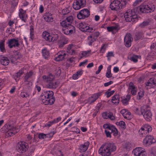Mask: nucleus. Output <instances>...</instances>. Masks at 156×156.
<instances>
[{"mask_svg": "<svg viewBox=\"0 0 156 156\" xmlns=\"http://www.w3.org/2000/svg\"><path fill=\"white\" fill-rule=\"evenodd\" d=\"M116 149V147L113 143L107 142L103 144L98 150V153L102 156H110L112 152Z\"/></svg>", "mask_w": 156, "mask_h": 156, "instance_id": "nucleus-1", "label": "nucleus"}, {"mask_svg": "<svg viewBox=\"0 0 156 156\" xmlns=\"http://www.w3.org/2000/svg\"><path fill=\"white\" fill-rule=\"evenodd\" d=\"M155 6L153 4L142 5L135 9L136 11L138 12L148 13L153 12L155 9Z\"/></svg>", "mask_w": 156, "mask_h": 156, "instance_id": "nucleus-2", "label": "nucleus"}, {"mask_svg": "<svg viewBox=\"0 0 156 156\" xmlns=\"http://www.w3.org/2000/svg\"><path fill=\"white\" fill-rule=\"evenodd\" d=\"M136 11L135 9L129 10L124 14V17L127 22H134L138 20L137 16L136 14Z\"/></svg>", "mask_w": 156, "mask_h": 156, "instance_id": "nucleus-3", "label": "nucleus"}, {"mask_svg": "<svg viewBox=\"0 0 156 156\" xmlns=\"http://www.w3.org/2000/svg\"><path fill=\"white\" fill-rule=\"evenodd\" d=\"M126 0H114L110 4V7L112 10L117 11L122 9V7L126 5Z\"/></svg>", "mask_w": 156, "mask_h": 156, "instance_id": "nucleus-4", "label": "nucleus"}, {"mask_svg": "<svg viewBox=\"0 0 156 156\" xmlns=\"http://www.w3.org/2000/svg\"><path fill=\"white\" fill-rule=\"evenodd\" d=\"M141 112L146 120L150 121L151 120L152 114L148 106L146 105L142 107L141 108Z\"/></svg>", "mask_w": 156, "mask_h": 156, "instance_id": "nucleus-5", "label": "nucleus"}, {"mask_svg": "<svg viewBox=\"0 0 156 156\" xmlns=\"http://www.w3.org/2000/svg\"><path fill=\"white\" fill-rule=\"evenodd\" d=\"M90 15V11L87 9H84L81 10L77 14V16L79 19H82L88 17Z\"/></svg>", "mask_w": 156, "mask_h": 156, "instance_id": "nucleus-6", "label": "nucleus"}, {"mask_svg": "<svg viewBox=\"0 0 156 156\" xmlns=\"http://www.w3.org/2000/svg\"><path fill=\"white\" fill-rule=\"evenodd\" d=\"M28 147L27 144L24 142H18L16 145V149L20 153H23L25 152L27 149Z\"/></svg>", "mask_w": 156, "mask_h": 156, "instance_id": "nucleus-7", "label": "nucleus"}, {"mask_svg": "<svg viewBox=\"0 0 156 156\" xmlns=\"http://www.w3.org/2000/svg\"><path fill=\"white\" fill-rule=\"evenodd\" d=\"M5 127H6L8 129L6 133V135L7 136H11L16 133L17 132L16 128L10 125L6 124L5 126Z\"/></svg>", "mask_w": 156, "mask_h": 156, "instance_id": "nucleus-8", "label": "nucleus"}, {"mask_svg": "<svg viewBox=\"0 0 156 156\" xmlns=\"http://www.w3.org/2000/svg\"><path fill=\"white\" fill-rule=\"evenodd\" d=\"M85 0H76L73 4V8L75 10H78L85 5Z\"/></svg>", "mask_w": 156, "mask_h": 156, "instance_id": "nucleus-9", "label": "nucleus"}, {"mask_svg": "<svg viewBox=\"0 0 156 156\" xmlns=\"http://www.w3.org/2000/svg\"><path fill=\"white\" fill-rule=\"evenodd\" d=\"M104 129H108L111 130V132L113 133V135L115 136L118 135V131L117 129L113 125L110 124H105L103 126Z\"/></svg>", "mask_w": 156, "mask_h": 156, "instance_id": "nucleus-10", "label": "nucleus"}, {"mask_svg": "<svg viewBox=\"0 0 156 156\" xmlns=\"http://www.w3.org/2000/svg\"><path fill=\"white\" fill-rule=\"evenodd\" d=\"M79 27L80 29L83 32H91V31L93 30L92 27H89L88 26V24L85 23H80L79 24Z\"/></svg>", "mask_w": 156, "mask_h": 156, "instance_id": "nucleus-11", "label": "nucleus"}, {"mask_svg": "<svg viewBox=\"0 0 156 156\" xmlns=\"http://www.w3.org/2000/svg\"><path fill=\"white\" fill-rule=\"evenodd\" d=\"M141 149L140 147L136 148L133 150L132 153L135 156H147L146 152Z\"/></svg>", "mask_w": 156, "mask_h": 156, "instance_id": "nucleus-12", "label": "nucleus"}, {"mask_svg": "<svg viewBox=\"0 0 156 156\" xmlns=\"http://www.w3.org/2000/svg\"><path fill=\"white\" fill-rule=\"evenodd\" d=\"M7 44H8V46L10 48H12L13 47H18L20 45L18 40L15 39L8 40Z\"/></svg>", "mask_w": 156, "mask_h": 156, "instance_id": "nucleus-13", "label": "nucleus"}, {"mask_svg": "<svg viewBox=\"0 0 156 156\" xmlns=\"http://www.w3.org/2000/svg\"><path fill=\"white\" fill-rule=\"evenodd\" d=\"M133 40L131 35L130 34H127L124 37L125 44L127 47H129L131 45L132 41Z\"/></svg>", "mask_w": 156, "mask_h": 156, "instance_id": "nucleus-14", "label": "nucleus"}, {"mask_svg": "<svg viewBox=\"0 0 156 156\" xmlns=\"http://www.w3.org/2000/svg\"><path fill=\"white\" fill-rule=\"evenodd\" d=\"M155 142V140L152 136H146L143 140L144 143L147 146Z\"/></svg>", "mask_w": 156, "mask_h": 156, "instance_id": "nucleus-15", "label": "nucleus"}, {"mask_svg": "<svg viewBox=\"0 0 156 156\" xmlns=\"http://www.w3.org/2000/svg\"><path fill=\"white\" fill-rule=\"evenodd\" d=\"M58 54H59L58 56L54 59L55 60L58 62L64 60L66 55L64 51H60Z\"/></svg>", "mask_w": 156, "mask_h": 156, "instance_id": "nucleus-16", "label": "nucleus"}, {"mask_svg": "<svg viewBox=\"0 0 156 156\" xmlns=\"http://www.w3.org/2000/svg\"><path fill=\"white\" fill-rule=\"evenodd\" d=\"M90 143L89 141H87L83 144L81 145L79 148V151L80 152H83L86 151L87 150L89 145Z\"/></svg>", "mask_w": 156, "mask_h": 156, "instance_id": "nucleus-17", "label": "nucleus"}, {"mask_svg": "<svg viewBox=\"0 0 156 156\" xmlns=\"http://www.w3.org/2000/svg\"><path fill=\"white\" fill-rule=\"evenodd\" d=\"M19 16L20 18L24 22H26V20L27 17V15L26 14L25 12L22 9L19 10Z\"/></svg>", "mask_w": 156, "mask_h": 156, "instance_id": "nucleus-18", "label": "nucleus"}, {"mask_svg": "<svg viewBox=\"0 0 156 156\" xmlns=\"http://www.w3.org/2000/svg\"><path fill=\"white\" fill-rule=\"evenodd\" d=\"M146 85L154 88L156 86V79L154 78L150 79L146 83Z\"/></svg>", "mask_w": 156, "mask_h": 156, "instance_id": "nucleus-19", "label": "nucleus"}, {"mask_svg": "<svg viewBox=\"0 0 156 156\" xmlns=\"http://www.w3.org/2000/svg\"><path fill=\"white\" fill-rule=\"evenodd\" d=\"M42 36L43 38L46 41L49 42L52 41V34L50 35V33L46 31L43 32L42 34Z\"/></svg>", "mask_w": 156, "mask_h": 156, "instance_id": "nucleus-20", "label": "nucleus"}, {"mask_svg": "<svg viewBox=\"0 0 156 156\" xmlns=\"http://www.w3.org/2000/svg\"><path fill=\"white\" fill-rule=\"evenodd\" d=\"M66 23L62 22L60 23L61 25L63 27L62 29V32L66 34H70V32L72 31H70L71 30H69L67 27V25L65 24Z\"/></svg>", "mask_w": 156, "mask_h": 156, "instance_id": "nucleus-21", "label": "nucleus"}, {"mask_svg": "<svg viewBox=\"0 0 156 156\" xmlns=\"http://www.w3.org/2000/svg\"><path fill=\"white\" fill-rule=\"evenodd\" d=\"M0 61L1 63L4 66H7L9 63V61L8 58L6 57L0 55Z\"/></svg>", "mask_w": 156, "mask_h": 156, "instance_id": "nucleus-22", "label": "nucleus"}, {"mask_svg": "<svg viewBox=\"0 0 156 156\" xmlns=\"http://www.w3.org/2000/svg\"><path fill=\"white\" fill-rule=\"evenodd\" d=\"M21 58V56L19 53H17L13 55H10V56L11 62L12 63L15 62L16 61L20 59Z\"/></svg>", "mask_w": 156, "mask_h": 156, "instance_id": "nucleus-23", "label": "nucleus"}, {"mask_svg": "<svg viewBox=\"0 0 156 156\" xmlns=\"http://www.w3.org/2000/svg\"><path fill=\"white\" fill-rule=\"evenodd\" d=\"M120 27L118 25H116L114 26L108 27L107 29L109 32H112L114 34V31H116L115 32H117L120 29Z\"/></svg>", "mask_w": 156, "mask_h": 156, "instance_id": "nucleus-24", "label": "nucleus"}, {"mask_svg": "<svg viewBox=\"0 0 156 156\" xmlns=\"http://www.w3.org/2000/svg\"><path fill=\"white\" fill-rule=\"evenodd\" d=\"M73 20V17L72 16H69L66 17V19L65 20H63L60 23H62V22L66 23L65 24L66 25H71V23L72 22Z\"/></svg>", "mask_w": 156, "mask_h": 156, "instance_id": "nucleus-25", "label": "nucleus"}, {"mask_svg": "<svg viewBox=\"0 0 156 156\" xmlns=\"http://www.w3.org/2000/svg\"><path fill=\"white\" fill-rule=\"evenodd\" d=\"M47 82L48 83L47 85L48 87L55 89L57 87V82L55 81L54 80L49 81Z\"/></svg>", "mask_w": 156, "mask_h": 156, "instance_id": "nucleus-26", "label": "nucleus"}, {"mask_svg": "<svg viewBox=\"0 0 156 156\" xmlns=\"http://www.w3.org/2000/svg\"><path fill=\"white\" fill-rule=\"evenodd\" d=\"M44 19L45 21L48 22H51L53 21V18L52 14L49 13H46L44 15Z\"/></svg>", "mask_w": 156, "mask_h": 156, "instance_id": "nucleus-27", "label": "nucleus"}, {"mask_svg": "<svg viewBox=\"0 0 156 156\" xmlns=\"http://www.w3.org/2000/svg\"><path fill=\"white\" fill-rule=\"evenodd\" d=\"M42 78L44 80H45L47 82H48L49 81L54 80L55 77L52 74H50L47 76L45 75L43 76Z\"/></svg>", "mask_w": 156, "mask_h": 156, "instance_id": "nucleus-28", "label": "nucleus"}, {"mask_svg": "<svg viewBox=\"0 0 156 156\" xmlns=\"http://www.w3.org/2000/svg\"><path fill=\"white\" fill-rule=\"evenodd\" d=\"M119 95H115L112 97V102L116 105H118L119 103Z\"/></svg>", "mask_w": 156, "mask_h": 156, "instance_id": "nucleus-29", "label": "nucleus"}, {"mask_svg": "<svg viewBox=\"0 0 156 156\" xmlns=\"http://www.w3.org/2000/svg\"><path fill=\"white\" fill-rule=\"evenodd\" d=\"M44 95L46 97V99H48L53 96L54 93L52 91L47 90L44 92Z\"/></svg>", "mask_w": 156, "mask_h": 156, "instance_id": "nucleus-30", "label": "nucleus"}, {"mask_svg": "<svg viewBox=\"0 0 156 156\" xmlns=\"http://www.w3.org/2000/svg\"><path fill=\"white\" fill-rule=\"evenodd\" d=\"M141 131H147L148 132L151 131L152 129L151 127L150 126L147 125H145L142 126L141 128Z\"/></svg>", "mask_w": 156, "mask_h": 156, "instance_id": "nucleus-31", "label": "nucleus"}, {"mask_svg": "<svg viewBox=\"0 0 156 156\" xmlns=\"http://www.w3.org/2000/svg\"><path fill=\"white\" fill-rule=\"evenodd\" d=\"M33 74V72L32 71H30L29 72H27L24 77V82H26L27 80L30 78L31 77Z\"/></svg>", "mask_w": 156, "mask_h": 156, "instance_id": "nucleus-32", "label": "nucleus"}, {"mask_svg": "<svg viewBox=\"0 0 156 156\" xmlns=\"http://www.w3.org/2000/svg\"><path fill=\"white\" fill-rule=\"evenodd\" d=\"M42 53L43 57L45 59L48 58L49 56V51L46 48L42 50Z\"/></svg>", "mask_w": 156, "mask_h": 156, "instance_id": "nucleus-33", "label": "nucleus"}, {"mask_svg": "<svg viewBox=\"0 0 156 156\" xmlns=\"http://www.w3.org/2000/svg\"><path fill=\"white\" fill-rule=\"evenodd\" d=\"M5 40H1L0 41V50L2 52H3L6 51L5 47Z\"/></svg>", "mask_w": 156, "mask_h": 156, "instance_id": "nucleus-34", "label": "nucleus"}, {"mask_svg": "<svg viewBox=\"0 0 156 156\" xmlns=\"http://www.w3.org/2000/svg\"><path fill=\"white\" fill-rule=\"evenodd\" d=\"M47 100V102L46 103V105L50 104L51 105L53 104L55 101V98L52 97H51V98H48Z\"/></svg>", "mask_w": 156, "mask_h": 156, "instance_id": "nucleus-35", "label": "nucleus"}, {"mask_svg": "<svg viewBox=\"0 0 156 156\" xmlns=\"http://www.w3.org/2000/svg\"><path fill=\"white\" fill-rule=\"evenodd\" d=\"M46 98V97L44 95V93H42L41 96L40 100L45 105H46L47 102Z\"/></svg>", "mask_w": 156, "mask_h": 156, "instance_id": "nucleus-36", "label": "nucleus"}, {"mask_svg": "<svg viewBox=\"0 0 156 156\" xmlns=\"http://www.w3.org/2000/svg\"><path fill=\"white\" fill-rule=\"evenodd\" d=\"M67 27L69 30H71L70 31H72L70 32V34L75 33V27L74 26H72V25H67Z\"/></svg>", "mask_w": 156, "mask_h": 156, "instance_id": "nucleus-37", "label": "nucleus"}, {"mask_svg": "<svg viewBox=\"0 0 156 156\" xmlns=\"http://www.w3.org/2000/svg\"><path fill=\"white\" fill-rule=\"evenodd\" d=\"M150 21L149 20L144 21L140 25V26L141 27H144L145 26H147L149 25Z\"/></svg>", "mask_w": 156, "mask_h": 156, "instance_id": "nucleus-38", "label": "nucleus"}, {"mask_svg": "<svg viewBox=\"0 0 156 156\" xmlns=\"http://www.w3.org/2000/svg\"><path fill=\"white\" fill-rule=\"evenodd\" d=\"M111 66H110L108 68V71L106 73V76L107 78H110L112 76V74L111 72Z\"/></svg>", "mask_w": 156, "mask_h": 156, "instance_id": "nucleus-39", "label": "nucleus"}, {"mask_svg": "<svg viewBox=\"0 0 156 156\" xmlns=\"http://www.w3.org/2000/svg\"><path fill=\"white\" fill-rule=\"evenodd\" d=\"M88 39L89 40V45H91L92 43L95 41L96 39L93 37L92 36L90 35L88 37Z\"/></svg>", "mask_w": 156, "mask_h": 156, "instance_id": "nucleus-40", "label": "nucleus"}, {"mask_svg": "<svg viewBox=\"0 0 156 156\" xmlns=\"http://www.w3.org/2000/svg\"><path fill=\"white\" fill-rule=\"evenodd\" d=\"M118 124L122 128L125 129L126 128V124L124 121H121L118 123Z\"/></svg>", "mask_w": 156, "mask_h": 156, "instance_id": "nucleus-41", "label": "nucleus"}, {"mask_svg": "<svg viewBox=\"0 0 156 156\" xmlns=\"http://www.w3.org/2000/svg\"><path fill=\"white\" fill-rule=\"evenodd\" d=\"M109 118L111 120H114L115 119V117L113 115V114L110 112L108 113L107 119Z\"/></svg>", "mask_w": 156, "mask_h": 156, "instance_id": "nucleus-42", "label": "nucleus"}, {"mask_svg": "<svg viewBox=\"0 0 156 156\" xmlns=\"http://www.w3.org/2000/svg\"><path fill=\"white\" fill-rule=\"evenodd\" d=\"M20 95L21 96V97L23 98L25 97L27 98L29 97V94H27V93L24 92H21L20 94Z\"/></svg>", "mask_w": 156, "mask_h": 156, "instance_id": "nucleus-43", "label": "nucleus"}, {"mask_svg": "<svg viewBox=\"0 0 156 156\" xmlns=\"http://www.w3.org/2000/svg\"><path fill=\"white\" fill-rule=\"evenodd\" d=\"M137 58L138 56L137 55H133V56L130 58V60L133 61L134 62H136L138 61Z\"/></svg>", "mask_w": 156, "mask_h": 156, "instance_id": "nucleus-44", "label": "nucleus"}, {"mask_svg": "<svg viewBox=\"0 0 156 156\" xmlns=\"http://www.w3.org/2000/svg\"><path fill=\"white\" fill-rule=\"evenodd\" d=\"M52 41H56L58 38V36L57 34H52Z\"/></svg>", "mask_w": 156, "mask_h": 156, "instance_id": "nucleus-45", "label": "nucleus"}, {"mask_svg": "<svg viewBox=\"0 0 156 156\" xmlns=\"http://www.w3.org/2000/svg\"><path fill=\"white\" fill-rule=\"evenodd\" d=\"M23 73V71L22 70H19L18 72H17L15 75V76L17 78L20 77L21 75Z\"/></svg>", "mask_w": 156, "mask_h": 156, "instance_id": "nucleus-46", "label": "nucleus"}, {"mask_svg": "<svg viewBox=\"0 0 156 156\" xmlns=\"http://www.w3.org/2000/svg\"><path fill=\"white\" fill-rule=\"evenodd\" d=\"M115 92V91L113 90L111 91L110 92H105L106 94H107V97L108 98L110 97L111 95L113 94Z\"/></svg>", "mask_w": 156, "mask_h": 156, "instance_id": "nucleus-47", "label": "nucleus"}, {"mask_svg": "<svg viewBox=\"0 0 156 156\" xmlns=\"http://www.w3.org/2000/svg\"><path fill=\"white\" fill-rule=\"evenodd\" d=\"M38 137L40 139H43L46 138V134L43 133H40L38 135Z\"/></svg>", "mask_w": 156, "mask_h": 156, "instance_id": "nucleus-48", "label": "nucleus"}, {"mask_svg": "<svg viewBox=\"0 0 156 156\" xmlns=\"http://www.w3.org/2000/svg\"><path fill=\"white\" fill-rule=\"evenodd\" d=\"M69 12V10L66 8V9H64L62 10V14L63 15H65L67 14Z\"/></svg>", "mask_w": 156, "mask_h": 156, "instance_id": "nucleus-49", "label": "nucleus"}, {"mask_svg": "<svg viewBox=\"0 0 156 156\" xmlns=\"http://www.w3.org/2000/svg\"><path fill=\"white\" fill-rule=\"evenodd\" d=\"M55 72L57 76H59L61 73V70L59 68L56 69L55 70Z\"/></svg>", "mask_w": 156, "mask_h": 156, "instance_id": "nucleus-50", "label": "nucleus"}, {"mask_svg": "<svg viewBox=\"0 0 156 156\" xmlns=\"http://www.w3.org/2000/svg\"><path fill=\"white\" fill-rule=\"evenodd\" d=\"M129 101V99L126 98L124 99H122L121 100V101L123 105H125L127 104V103H128Z\"/></svg>", "mask_w": 156, "mask_h": 156, "instance_id": "nucleus-51", "label": "nucleus"}, {"mask_svg": "<svg viewBox=\"0 0 156 156\" xmlns=\"http://www.w3.org/2000/svg\"><path fill=\"white\" fill-rule=\"evenodd\" d=\"M105 133L106 134V136L108 137H111V133H112V132H110L108 131L107 130L105 129Z\"/></svg>", "mask_w": 156, "mask_h": 156, "instance_id": "nucleus-52", "label": "nucleus"}, {"mask_svg": "<svg viewBox=\"0 0 156 156\" xmlns=\"http://www.w3.org/2000/svg\"><path fill=\"white\" fill-rule=\"evenodd\" d=\"M59 44V47H62L66 43V42L63 41H59L58 42Z\"/></svg>", "mask_w": 156, "mask_h": 156, "instance_id": "nucleus-53", "label": "nucleus"}, {"mask_svg": "<svg viewBox=\"0 0 156 156\" xmlns=\"http://www.w3.org/2000/svg\"><path fill=\"white\" fill-rule=\"evenodd\" d=\"M90 50L89 51H83L81 54L83 56H85L87 54L90 53Z\"/></svg>", "mask_w": 156, "mask_h": 156, "instance_id": "nucleus-54", "label": "nucleus"}, {"mask_svg": "<svg viewBox=\"0 0 156 156\" xmlns=\"http://www.w3.org/2000/svg\"><path fill=\"white\" fill-rule=\"evenodd\" d=\"M54 134V132H51L49 134H46V138H51L53 136V135Z\"/></svg>", "mask_w": 156, "mask_h": 156, "instance_id": "nucleus-55", "label": "nucleus"}, {"mask_svg": "<svg viewBox=\"0 0 156 156\" xmlns=\"http://www.w3.org/2000/svg\"><path fill=\"white\" fill-rule=\"evenodd\" d=\"M100 34V33L98 32H95L92 34L91 36H92L93 37L95 38V37H98Z\"/></svg>", "mask_w": 156, "mask_h": 156, "instance_id": "nucleus-56", "label": "nucleus"}, {"mask_svg": "<svg viewBox=\"0 0 156 156\" xmlns=\"http://www.w3.org/2000/svg\"><path fill=\"white\" fill-rule=\"evenodd\" d=\"M102 68H103V66L102 65H101L99 66V67L98 68V69L97 71L95 73L97 74H99L100 73V71L102 69Z\"/></svg>", "mask_w": 156, "mask_h": 156, "instance_id": "nucleus-57", "label": "nucleus"}, {"mask_svg": "<svg viewBox=\"0 0 156 156\" xmlns=\"http://www.w3.org/2000/svg\"><path fill=\"white\" fill-rule=\"evenodd\" d=\"M114 55L113 52H108L107 55V57H114Z\"/></svg>", "mask_w": 156, "mask_h": 156, "instance_id": "nucleus-58", "label": "nucleus"}, {"mask_svg": "<svg viewBox=\"0 0 156 156\" xmlns=\"http://www.w3.org/2000/svg\"><path fill=\"white\" fill-rule=\"evenodd\" d=\"M124 117L125 119H127L128 120L132 118V116L131 115H126V116L124 115Z\"/></svg>", "mask_w": 156, "mask_h": 156, "instance_id": "nucleus-59", "label": "nucleus"}, {"mask_svg": "<svg viewBox=\"0 0 156 156\" xmlns=\"http://www.w3.org/2000/svg\"><path fill=\"white\" fill-rule=\"evenodd\" d=\"M136 39L139 40L141 37H142L141 33H138L136 35Z\"/></svg>", "mask_w": 156, "mask_h": 156, "instance_id": "nucleus-60", "label": "nucleus"}, {"mask_svg": "<svg viewBox=\"0 0 156 156\" xmlns=\"http://www.w3.org/2000/svg\"><path fill=\"white\" fill-rule=\"evenodd\" d=\"M73 46L72 45H69L67 48V51L68 53H71V51L72 48V47Z\"/></svg>", "mask_w": 156, "mask_h": 156, "instance_id": "nucleus-61", "label": "nucleus"}, {"mask_svg": "<svg viewBox=\"0 0 156 156\" xmlns=\"http://www.w3.org/2000/svg\"><path fill=\"white\" fill-rule=\"evenodd\" d=\"M131 93L133 95H135L136 94V88L131 89Z\"/></svg>", "mask_w": 156, "mask_h": 156, "instance_id": "nucleus-62", "label": "nucleus"}, {"mask_svg": "<svg viewBox=\"0 0 156 156\" xmlns=\"http://www.w3.org/2000/svg\"><path fill=\"white\" fill-rule=\"evenodd\" d=\"M143 0H136L133 4L134 6H136L140 3Z\"/></svg>", "mask_w": 156, "mask_h": 156, "instance_id": "nucleus-63", "label": "nucleus"}, {"mask_svg": "<svg viewBox=\"0 0 156 156\" xmlns=\"http://www.w3.org/2000/svg\"><path fill=\"white\" fill-rule=\"evenodd\" d=\"M129 87L130 89H133L135 88L132 82H130L129 83Z\"/></svg>", "mask_w": 156, "mask_h": 156, "instance_id": "nucleus-64", "label": "nucleus"}]
</instances>
